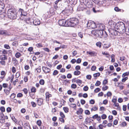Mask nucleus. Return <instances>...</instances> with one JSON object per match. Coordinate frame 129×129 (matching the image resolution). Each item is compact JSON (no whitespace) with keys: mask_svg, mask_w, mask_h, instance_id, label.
<instances>
[{"mask_svg":"<svg viewBox=\"0 0 129 129\" xmlns=\"http://www.w3.org/2000/svg\"><path fill=\"white\" fill-rule=\"evenodd\" d=\"M7 59V56L5 55H2L0 56V59L2 60H5Z\"/></svg>","mask_w":129,"mask_h":129,"instance_id":"16","label":"nucleus"},{"mask_svg":"<svg viewBox=\"0 0 129 129\" xmlns=\"http://www.w3.org/2000/svg\"><path fill=\"white\" fill-rule=\"evenodd\" d=\"M81 73V72L79 71H76L74 72V75H78L80 74Z\"/></svg>","mask_w":129,"mask_h":129,"instance_id":"25","label":"nucleus"},{"mask_svg":"<svg viewBox=\"0 0 129 129\" xmlns=\"http://www.w3.org/2000/svg\"><path fill=\"white\" fill-rule=\"evenodd\" d=\"M85 114L89 115L90 114V112L88 110H86L85 111Z\"/></svg>","mask_w":129,"mask_h":129,"instance_id":"48","label":"nucleus"},{"mask_svg":"<svg viewBox=\"0 0 129 129\" xmlns=\"http://www.w3.org/2000/svg\"><path fill=\"white\" fill-rule=\"evenodd\" d=\"M63 109L64 111V112L66 113H67L69 112V109L67 107H63Z\"/></svg>","mask_w":129,"mask_h":129,"instance_id":"26","label":"nucleus"},{"mask_svg":"<svg viewBox=\"0 0 129 129\" xmlns=\"http://www.w3.org/2000/svg\"><path fill=\"white\" fill-rule=\"evenodd\" d=\"M64 118L59 117V120L61 122L63 123H64V121L63 119Z\"/></svg>","mask_w":129,"mask_h":129,"instance_id":"57","label":"nucleus"},{"mask_svg":"<svg viewBox=\"0 0 129 129\" xmlns=\"http://www.w3.org/2000/svg\"><path fill=\"white\" fill-rule=\"evenodd\" d=\"M108 24L112 28L113 27V28L114 27V30L111 29L110 31V33L112 35H120L119 34H123L125 31V27L123 22H120L116 24L112 21H110Z\"/></svg>","mask_w":129,"mask_h":129,"instance_id":"1","label":"nucleus"},{"mask_svg":"<svg viewBox=\"0 0 129 129\" xmlns=\"http://www.w3.org/2000/svg\"><path fill=\"white\" fill-rule=\"evenodd\" d=\"M101 89L99 88H97L94 90V92H95L97 93L100 91Z\"/></svg>","mask_w":129,"mask_h":129,"instance_id":"44","label":"nucleus"},{"mask_svg":"<svg viewBox=\"0 0 129 129\" xmlns=\"http://www.w3.org/2000/svg\"><path fill=\"white\" fill-rule=\"evenodd\" d=\"M19 12L21 13V15L23 16H26L27 15V13L26 12L24 11L22 9H20L19 10Z\"/></svg>","mask_w":129,"mask_h":129,"instance_id":"10","label":"nucleus"},{"mask_svg":"<svg viewBox=\"0 0 129 129\" xmlns=\"http://www.w3.org/2000/svg\"><path fill=\"white\" fill-rule=\"evenodd\" d=\"M0 62L2 65L5 66L6 65V62L2 60L0 61Z\"/></svg>","mask_w":129,"mask_h":129,"instance_id":"54","label":"nucleus"},{"mask_svg":"<svg viewBox=\"0 0 129 129\" xmlns=\"http://www.w3.org/2000/svg\"><path fill=\"white\" fill-rule=\"evenodd\" d=\"M46 99L47 98L49 99L50 97H51L52 95L50 94L48 92H47L46 93Z\"/></svg>","mask_w":129,"mask_h":129,"instance_id":"24","label":"nucleus"},{"mask_svg":"<svg viewBox=\"0 0 129 129\" xmlns=\"http://www.w3.org/2000/svg\"><path fill=\"white\" fill-rule=\"evenodd\" d=\"M61 0H57L55 2V5H57L58 4H60L61 2Z\"/></svg>","mask_w":129,"mask_h":129,"instance_id":"32","label":"nucleus"},{"mask_svg":"<svg viewBox=\"0 0 129 129\" xmlns=\"http://www.w3.org/2000/svg\"><path fill=\"white\" fill-rule=\"evenodd\" d=\"M42 68L43 71L45 74L49 73L50 71V69H49L46 67H43Z\"/></svg>","mask_w":129,"mask_h":129,"instance_id":"11","label":"nucleus"},{"mask_svg":"<svg viewBox=\"0 0 129 129\" xmlns=\"http://www.w3.org/2000/svg\"><path fill=\"white\" fill-rule=\"evenodd\" d=\"M58 73V72L56 70H54L53 73V75H56Z\"/></svg>","mask_w":129,"mask_h":129,"instance_id":"47","label":"nucleus"},{"mask_svg":"<svg viewBox=\"0 0 129 129\" xmlns=\"http://www.w3.org/2000/svg\"><path fill=\"white\" fill-rule=\"evenodd\" d=\"M60 116L61 117L64 118H65V116L63 112H60Z\"/></svg>","mask_w":129,"mask_h":129,"instance_id":"50","label":"nucleus"},{"mask_svg":"<svg viewBox=\"0 0 129 129\" xmlns=\"http://www.w3.org/2000/svg\"><path fill=\"white\" fill-rule=\"evenodd\" d=\"M101 117L102 119H105L106 118L107 116L106 114H103L102 115Z\"/></svg>","mask_w":129,"mask_h":129,"instance_id":"41","label":"nucleus"},{"mask_svg":"<svg viewBox=\"0 0 129 129\" xmlns=\"http://www.w3.org/2000/svg\"><path fill=\"white\" fill-rule=\"evenodd\" d=\"M107 95L108 97H110L112 95V94L110 92L108 91L107 93Z\"/></svg>","mask_w":129,"mask_h":129,"instance_id":"53","label":"nucleus"},{"mask_svg":"<svg viewBox=\"0 0 129 129\" xmlns=\"http://www.w3.org/2000/svg\"><path fill=\"white\" fill-rule=\"evenodd\" d=\"M71 87L73 89H75L77 87V85L75 84H73L71 85Z\"/></svg>","mask_w":129,"mask_h":129,"instance_id":"40","label":"nucleus"},{"mask_svg":"<svg viewBox=\"0 0 129 129\" xmlns=\"http://www.w3.org/2000/svg\"><path fill=\"white\" fill-rule=\"evenodd\" d=\"M92 10L93 12L95 13H96L97 12L99 11V10H96V7H95V8H93L92 9Z\"/></svg>","mask_w":129,"mask_h":129,"instance_id":"43","label":"nucleus"},{"mask_svg":"<svg viewBox=\"0 0 129 129\" xmlns=\"http://www.w3.org/2000/svg\"><path fill=\"white\" fill-rule=\"evenodd\" d=\"M10 90H8L5 89L4 90V91L7 95L9 94L10 92Z\"/></svg>","mask_w":129,"mask_h":129,"instance_id":"30","label":"nucleus"},{"mask_svg":"<svg viewBox=\"0 0 129 129\" xmlns=\"http://www.w3.org/2000/svg\"><path fill=\"white\" fill-rule=\"evenodd\" d=\"M115 55L114 54H112L111 55V61L112 62H114L115 61L114 59Z\"/></svg>","mask_w":129,"mask_h":129,"instance_id":"27","label":"nucleus"},{"mask_svg":"<svg viewBox=\"0 0 129 129\" xmlns=\"http://www.w3.org/2000/svg\"><path fill=\"white\" fill-rule=\"evenodd\" d=\"M5 7L4 4L2 2L0 3V12L3 10Z\"/></svg>","mask_w":129,"mask_h":129,"instance_id":"18","label":"nucleus"},{"mask_svg":"<svg viewBox=\"0 0 129 129\" xmlns=\"http://www.w3.org/2000/svg\"><path fill=\"white\" fill-rule=\"evenodd\" d=\"M31 104L33 107H35L36 106V103L33 102H31Z\"/></svg>","mask_w":129,"mask_h":129,"instance_id":"56","label":"nucleus"},{"mask_svg":"<svg viewBox=\"0 0 129 129\" xmlns=\"http://www.w3.org/2000/svg\"><path fill=\"white\" fill-rule=\"evenodd\" d=\"M11 118L15 122H17V120H16V119L15 118V117L14 116H11Z\"/></svg>","mask_w":129,"mask_h":129,"instance_id":"58","label":"nucleus"},{"mask_svg":"<svg viewBox=\"0 0 129 129\" xmlns=\"http://www.w3.org/2000/svg\"><path fill=\"white\" fill-rule=\"evenodd\" d=\"M33 22L35 25H39L40 23V20L36 18L35 19H34Z\"/></svg>","mask_w":129,"mask_h":129,"instance_id":"9","label":"nucleus"},{"mask_svg":"<svg viewBox=\"0 0 129 129\" xmlns=\"http://www.w3.org/2000/svg\"><path fill=\"white\" fill-rule=\"evenodd\" d=\"M44 80L43 79L40 80L39 81L40 84L42 85H43L44 84Z\"/></svg>","mask_w":129,"mask_h":129,"instance_id":"33","label":"nucleus"},{"mask_svg":"<svg viewBox=\"0 0 129 129\" xmlns=\"http://www.w3.org/2000/svg\"><path fill=\"white\" fill-rule=\"evenodd\" d=\"M98 31V30H94L92 31L91 33L93 35L97 37Z\"/></svg>","mask_w":129,"mask_h":129,"instance_id":"17","label":"nucleus"},{"mask_svg":"<svg viewBox=\"0 0 129 129\" xmlns=\"http://www.w3.org/2000/svg\"><path fill=\"white\" fill-rule=\"evenodd\" d=\"M23 96V94L22 93H18L17 95V97H21Z\"/></svg>","mask_w":129,"mask_h":129,"instance_id":"52","label":"nucleus"},{"mask_svg":"<svg viewBox=\"0 0 129 129\" xmlns=\"http://www.w3.org/2000/svg\"><path fill=\"white\" fill-rule=\"evenodd\" d=\"M36 46L38 47H43L41 43H38L36 44Z\"/></svg>","mask_w":129,"mask_h":129,"instance_id":"59","label":"nucleus"},{"mask_svg":"<svg viewBox=\"0 0 129 129\" xmlns=\"http://www.w3.org/2000/svg\"><path fill=\"white\" fill-rule=\"evenodd\" d=\"M94 2L96 4L99 5V6L101 5L102 4V2L99 1V0L95 1Z\"/></svg>","mask_w":129,"mask_h":129,"instance_id":"20","label":"nucleus"},{"mask_svg":"<svg viewBox=\"0 0 129 129\" xmlns=\"http://www.w3.org/2000/svg\"><path fill=\"white\" fill-rule=\"evenodd\" d=\"M88 89V88L87 86H85L84 87L83 89V90L85 91H87Z\"/></svg>","mask_w":129,"mask_h":129,"instance_id":"61","label":"nucleus"},{"mask_svg":"<svg viewBox=\"0 0 129 129\" xmlns=\"http://www.w3.org/2000/svg\"><path fill=\"white\" fill-rule=\"evenodd\" d=\"M96 45L98 47H99L100 48L101 47V43L100 42H97L96 43Z\"/></svg>","mask_w":129,"mask_h":129,"instance_id":"29","label":"nucleus"},{"mask_svg":"<svg viewBox=\"0 0 129 129\" xmlns=\"http://www.w3.org/2000/svg\"><path fill=\"white\" fill-rule=\"evenodd\" d=\"M83 110L81 108H80L79 110L77 111V113L78 114H82L83 112Z\"/></svg>","mask_w":129,"mask_h":129,"instance_id":"19","label":"nucleus"},{"mask_svg":"<svg viewBox=\"0 0 129 129\" xmlns=\"http://www.w3.org/2000/svg\"><path fill=\"white\" fill-rule=\"evenodd\" d=\"M24 127L25 129H31L29 124L26 123L24 124Z\"/></svg>","mask_w":129,"mask_h":129,"instance_id":"15","label":"nucleus"},{"mask_svg":"<svg viewBox=\"0 0 129 129\" xmlns=\"http://www.w3.org/2000/svg\"><path fill=\"white\" fill-rule=\"evenodd\" d=\"M41 122L40 120H38L37 122V124L39 126H40L41 124Z\"/></svg>","mask_w":129,"mask_h":129,"instance_id":"36","label":"nucleus"},{"mask_svg":"<svg viewBox=\"0 0 129 129\" xmlns=\"http://www.w3.org/2000/svg\"><path fill=\"white\" fill-rule=\"evenodd\" d=\"M5 119L3 118V117H2V118H1L0 120V122L1 123H3L5 122Z\"/></svg>","mask_w":129,"mask_h":129,"instance_id":"55","label":"nucleus"},{"mask_svg":"<svg viewBox=\"0 0 129 129\" xmlns=\"http://www.w3.org/2000/svg\"><path fill=\"white\" fill-rule=\"evenodd\" d=\"M16 12L14 9H9L7 12V15L8 18L11 19H15L17 17Z\"/></svg>","mask_w":129,"mask_h":129,"instance_id":"3","label":"nucleus"},{"mask_svg":"<svg viewBox=\"0 0 129 129\" xmlns=\"http://www.w3.org/2000/svg\"><path fill=\"white\" fill-rule=\"evenodd\" d=\"M79 22L78 19L75 18L68 19L67 21V26L74 27L78 24Z\"/></svg>","mask_w":129,"mask_h":129,"instance_id":"2","label":"nucleus"},{"mask_svg":"<svg viewBox=\"0 0 129 129\" xmlns=\"http://www.w3.org/2000/svg\"><path fill=\"white\" fill-rule=\"evenodd\" d=\"M127 106L126 105H124L123 106V110L124 111L126 110Z\"/></svg>","mask_w":129,"mask_h":129,"instance_id":"63","label":"nucleus"},{"mask_svg":"<svg viewBox=\"0 0 129 129\" xmlns=\"http://www.w3.org/2000/svg\"><path fill=\"white\" fill-rule=\"evenodd\" d=\"M36 90L35 87H33L31 89V91L33 92H36Z\"/></svg>","mask_w":129,"mask_h":129,"instance_id":"45","label":"nucleus"},{"mask_svg":"<svg viewBox=\"0 0 129 129\" xmlns=\"http://www.w3.org/2000/svg\"><path fill=\"white\" fill-rule=\"evenodd\" d=\"M117 101V98L116 97L114 96L113 99L112 100V102L114 103H115Z\"/></svg>","mask_w":129,"mask_h":129,"instance_id":"28","label":"nucleus"},{"mask_svg":"<svg viewBox=\"0 0 129 129\" xmlns=\"http://www.w3.org/2000/svg\"><path fill=\"white\" fill-rule=\"evenodd\" d=\"M101 82L99 81H97L95 84V85L96 86H99L101 84Z\"/></svg>","mask_w":129,"mask_h":129,"instance_id":"38","label":"nucleus"},{"mask_svg":"<svg viewBox=\"0 0 129 129\" xmlns=\"http://www.w3.org/2000/svg\"><path fill=\"white\" fill-rule=\"evenodd\" d=\"M96 28L98 30H103L105 28V26L103 24H100L96 25Z\"/></svg>","mask_w":129,"mask_h":129,"instance_id":"7","label":"nucleus"},{"mask_svg":"<svg viewBox=\"0 0 129 129\" xmlns=\"http://www.w3.org/2000/svg\"><path fill=\"white\" fill-rule=\"evenodd\" d=\"M37 104L39 106H41L43 103V100L42 98L38 99L37 100Z\"/></svg>","mask_w":129,"mask_h":129,"instance_id":"12","label":"nucleus"},{"mask_svg":"<svg viewBox=\"0 0 129 129\" xmlns=\"http://www.w3.org/2000/svg\"><path fill=\"white\" fill-rule=\"evenodd\" d=\"M125 29V31L124 33L125 32V33L126 35H129V28H128L127 30L126 31V28Z\"/></svg>","mask_w":129,"mask_h":129,"instance_id":"49","label":"nucleus"},{"mask_svg":"<svg viewBox=\"0 0 129 129\" xmlns=\"http://www.w3.org/2000/svg\"><path fill=\"white\" fill-rule=\"evenodd\" d=\"M100 73H96L94 74L93 76L94 77H97L99 76L100 75Z\"/></svg>","mask_w":129,"mask_h":129,"instance_id":"37","label":"nucleus"},{"mask_svg":"<svg viewBox=\"0 0 129 129\" xmlns=\"http://www.w3.org/2000/svg\"><path fill=\"white\" fill-rule=\"evenodd\" d=\"M80 102H81V104L82 105H83L85 103V101L84 100H80Z\"/></svg>","mask_w":129,"mask_h":129,"instance_id":"62","label":"nucleus"},{"mask_svg":"<svg viewBox=\"0 0 129 129\" xmlns=\"http://www.w3.org/2000/svg\"><path fill=\"white\" fill-rule=\"evenodd\" d=\"M92 25H91V26L90 27V28H95L96 27V24L93 21L92 22Z\"/></svg>","mask_w":129,"mask_h":129,"instance_id":"21","label":"nucleus"},{"mask_svg":"<svg viewBox=\"0 0 129 129\" xmlns=\"http://www.w3.org/2000/svg\"><path fill=\"white\" fill-rule=\"evenodd\" d=\"M108 87L107 86H104L102 88V90L103 91H105L108 89Z\"/></svg>","mask_w":129,"mask_h":129,"instance_id":"31","label":"nucleus"},{"mask_svg":"<svg viewBox=\"0 0 129 129\" xmlns=\"http://www.w3.org/2000/svg\"><path fill=\"white\" fill-rule=\"evenodd\" d=\"M84 9H85L84 8L80 6H79L78 7V9L80 11H83Z\"/></svg>","mask_w":129,"mask_h":129,"instance_id":"35","label":"nucleus"},{"mask_svg":"<svg viewBox=\"0 0 129 129\" xmlns=\"http://www.w3.org/2000/svg\"><path fill=\"white\" fill-rule=\"evenodd\" d=\"M92 22L93 21H88L87 23V27H88V28H90V27L92 25Z\"/></svg>","mask_w":129,"mask_h":129,"instance_id":"23","label":"nucleus"},{"mask_svg":"<svg viewBox=\"0 0 129 129\" xmlns=\"http://www.w3.org/2000/svg\"><path fill=\"white\" fill-rule=\"evenodd\" d=\"M111 46V44L110 43H107L105 44H104L103 46V48L107 49Z\"/></svg>","mask_w":129,"mask_h":129,"instance_id":"14","label":"nucleus"},{"mask_svg":"<svg viewBox=\"0 0 129 129\" xmlns=\"http://www.w3.org/2000/svg\"><path fill=\"white\" fill-rule=\"evenodd\" d=\"M87 53L89 54L91 56H96L97 54V53L96 52L94 51L91 52L87 51Z\"/></svg>","mask_w":129,"mask_h":129,"instance_id":"13","label":"nucleus"},{"mask_svg":"<svg viewBox=\"0 0 129 129\" xmlns=\"http://www.w3.org/2000/svg\"><path fill=\"white\" fill-rule=\"evenodd\" d=\"M70 11L69 10H64L62 11L61 13L62 17L64 18H66L70 15Z\"/></svg>","mask_w":129,"mask_h":129,"instance_id":"4","label":"nucleus"},{"mask_svg":"<svg viewBox=\"0 0 129 129\" xmlns=\"http://www.w3.org/2000/svg\"><path fill=\"white\" fill-rule=\"evenodd\" d=\"M69 105L71 107L74 108L75 110L76 109V104L71 103Z\"/></svg>","mask_w":129,"mask_h":129,"instance_id":"22","label":"nucleus"},{"mask_svg":"<svg viewBox=\"0 0 129 129\" xmlns=\"http://www.w3.org/2000/svg\"><path fill=\"white\" fill-rule=\"evenodd\" d=\"M15 56L16 58H18L20 56L21 54L17 52L15 54Z\"/></svg>","mask_w":129,"mask_h":129,"instance_id":"39","label":"nucleus"},{"mask_svg":"<svg viewBox=\"0 0 129 129\" xmlns=\"http://www.w3.org/2000/svg\"><path fill=\"white\" fill-rule=\"evenodd\" d=\"M18 43L16 41L13 42L12 43V45L13 46H16L18 45Z\"/></svg>","mask_w":129,"mask_h":129,"instance_id":"42","label":"nucleus"},{"mask_svg":"<svg viewBox=\"0 0 129 129\" xmlns=\"http://www.w3.org/2000/svg\"><path fill=\"white\" fill-rule=\"evenodd\" d=\"M0 109L2 112H4L5 111V108L4 107H1Z\"/></svg>","mask_w":129,"mask_h":129,"instance_id":"51","label":"nucleus"},{"mask_svg":"<svg viewBox=\"0 0 129 129\" xmlns=\"http://www.w3.org/2000/svg\"><path fill=\"white\" fill-rule=\"evenodd\" d=\"M104 33H106L105 31L103 30H98L97 37L101 38Z\"/></svg>","mask_w":129,"mask_h":129,"instance_id":"6","label":"nucleus"},{"mask_svg":"<svg viewBox=\"0 0 129 129\" xmlns=\"http://www.w3.org/2000/svg\"><path fill=\"white\" fill-rule=\"evenodd\" d=\"M4 47L5 48L8 49H10V47L9 46V45L7 44L5 45H4Z\"/></svg>","mask_w":129,"mask_h":129,"instance_id":"46","label":"nucleus"},{"mask_svg":"<svg viewBox=\"0 0 129 129\" xmlns=\"http://www.w3.org/2000/svg\"><path fill=\"white\" fill-rule=\"evenodd\" d=\"M67 21L64 19H61L59 20L58 23L59 25L62 26H67Z\"/></svg>","mask_w":129,"mask_h":129,"instance_id":"5","label":"nucleus"},{"mask_svg":"<svg viewBox=\"0 0 129 129\" xmlns=\"http://www.w3.org/2000/svg\"><path fill=\"white\" fill-rule=\"evenodd\" d=\"M98 109V108L96 106H94L91 109V111H95L97 110Z\"/></svg>","mask_w":129,"mask_h":129,"instance_id":"34","label":"nucleus"},{"mask_svg":"<svg viewBox=\"0 0 129 129\" xmlns=\"http://www.w3.org/2000/svg\"><path fill=\"white\" fill-rule=\"evenodd\" d=\"M108 83V81L106 80H105L103 82V85H105Z\"/></svg>","mask_w":129,"mask_h":129,"instance_id":"64","label":"nucleus"},{"mask_svg":"<svg viewBox=\"0 0 129 129\" xmlns=\"http://www.w3.org/2000/svg\"><path fill=\"white\" fill-rule=\"evenodd\" d=\"M65 2H67L68 3H69L72 5H75L76 3V1L75 0H65Z\"/></svg>","mask_w":129,"mask_h":129,"instance_id":"8","label":"nucleus"},{"mask_svg":"<svg viewBox=\"0 0 129 129\" xmlns=\"http://www.w3.org/2000/svg\"><path fill=\"white\" fill-rule=\"evenodd\" d=\"M46 63L47 65V66L50 67L51 68L52 67V65L50 63L48 62H47Z\"/></svg>","mask_w":129,"mask_h":129,"instance_id":"60","label":"nucleus"}]
</instances>
